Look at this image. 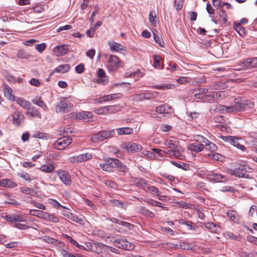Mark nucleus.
Returning a JSON list of instances; mask_svg holds the SVG:
<instances>
[{
  "label": "nucleus",
  "mask_w": 257,
  "mask_h": 257,
  "mask_svg": "<svg viewBox=\"0 0 257 257\" xmlns=\"http://www.w3.org/2000/svg\"><path fill=\"white\" fill-rule=\"evenodd\" d=\"M234 104L230 106L219 105L218 108L222 112H235L243 111L246 106L248 105L247 101L242 100L239 98L234 99Z\"/></svg>",
  "instance_id": "1"
},
{
  "label": "nucleus",
  "mask_w": 257,
  "mask_h": 257,
  "mask_svg": "<svg viewBox=\"0 0 257 257\" xmlns=\"http://www.w3.org/2000/svg\"><path fill=\"white\" fill-rule=\"evenodd\" d=\"M164 145L167 148L170 149L167 151V155L170 156H173L176 158L181 159V147L178 145L179 143L178 142L172 140H167L164 142Z\"/></svg>",
  "instance_id": "2"
},
{
  "label": "nucleus",
  "mask_w": 257,
  "mask_h": 257,
  "mask_svg": "<svg viewBox=\"0 0 257 257\" xmlns=\"http://www.w3.org/2000/svg\"><path fill=\"white\" fill-rule=\"evenodd\" d=\"M115 134L114 130L102 131L94 134L91 137V141L94 143H98L112 137Z\"/></svg>",
  "instance_id": "3"
},
{
  "label": "nucleus",
  "mask_w": 257,
  "mask_h": 257,
  "mask_svg": "<svg viewBox=\"0 0 257 257\" xmlns=\"http://www.w3.org/2000/svg\"><path fill=\"white\" fill-rule=\"evenodd\" d=\"M247 168L251 169L249 167L239 165L234 169L230 170V174L238 178H250L249 175L247 173Z\"/></svg>",
  "instance_id": "4"
},
{
  "label": "nucleus",
  "mask_w": 257,
  "mask_h": 257,
  "mask_svg": "<svg viewBox=\"0 0 257 257\" xmlns=\"http://www.w3.org/2000/svg\"><path fill=\"white\" fill-rule=\"evenodd\" d=\"M72 143V139L65 137L58 139L53 144V148L58 150H63Z\"/></svg>",
  "instance_id": "5"
},
{
  "label": "nucleus",
  "mask_w": 257,
  "mask_h": 257,
  "mask_svg": "<svg viewBox=\"0 0 257 257\" xmlns=\"http://www.w3.org/2000/svg\"><path fill=\"white\" fill-rule=\"evenodd\" d=\"M121 65V61L119 58L115 55H111L107 64V68L109 71H114L118 69Z\"/></svg>",
  "instance_id": "6"
},
{
  "label": "nucleus",
  "mask_w": 257,
  "mask_h": 257,
  "mask_svg": "<svg viewBox=\"0 0 257 257\" xmlns=\"http://www.w3.org/2000/svg\"><path fill=\"white\" fill-rule=\"evenodd\" d=\"M240 69L245 70L257 67V57L249 58L240 62Z\"/></svg>",
  "instance_id": "7"
},
{
  "label": "nucleus",
  "mask_w": 257,
  "mask_h": 257,
  "mask_svg": "<svg viewBox=\"0 0 257 257\" xmlns=\"http://www.w3.org/2000/svg\"><path fill=\"white\" fill-rule=\"evenodd\" d=\"M113 245L119 248L124 250H132L135 248L134 244L126 240L117 239L113 241Z\"/></svg>",
  "instance_id": "8"
},
{
  "label": "nucleus",
  "mask_w": 257,
  "mask_h": 257,
  "mask_svg": "<svg viewBox=\"0 0 257 257\" xmlns=\"http://www.w3.org/2000/svg\"><path fill=\"white\" fill-rule=\"evenodd\" d=\"M221 139L224 142H229L235 147L241 150L245 151L246 148L242 144H240L238 141L240 139L233 136H222Z\"/></svg>",
  "instance_id": "9"
},
{
  "label": "nucleus",
  "mask_w": 257,
  "mask_h": 257,
  "mask_svg": "<svg viewBox=\"0 0 257 257\" xmlns=\"http://www.w3.org/2000/svg\"><path fill=\"white\" fill-rule=\"evenodd\" d=\"M121 147L122 149H125L128 153L137 152L142 150V147L140 145L133 142L123 143Z\"/></svg>",
  "instance_id": "10"
},
{
  "label": "nucleus",
  "mask_w": 257,
  "mask_h": 257,
  "mask_svg": "<svg viewBox=\"0 0 257 257\" xmlns=\"http://www.w3.org/2000/svg\"><path fill=\"white\" fill-rule=\"evenodd\" d=\"M121 96L120 93H113L108 95H103L102 97L95 98L93 99L94 103H102L103 102L109 101L113 99H116L120 98Z\"/></svg>",
  "instance_id": "11"
},
{
  "label": "nucleus",
  "mask_w": 257,
  "mask_h": 257,
  "mask_svg": "<svg viewBox=\"0 0 257 257\" xmlns=\"http://www.w3.org/2000/svg\"><path fill=\"white\" fill-rule=\"evenodd\" d=\"M71 105L70 103L65 101H61L57 103L56 106V111L59 113H66L71 110Z\"/></svg>",
  "instance_id": "12"
},
{
  "label": "nucleus",
  "mask_w": 257,
  "mask_h": 257,
  "mask_svg": "<svg viewBox=\"0 0 257 257\" xmlns=\"http://www.w3.org/2000/svg\"><path fill=\"white\" fill-rule=\"evenodd\" d=\"M116 159L109 158L106 159L105 163L100 164V167L103 170L107 172H111L112 169L115 168Z\"/></svg>",
  "instance_id": "13"
},
{
  "label": "nucleus",
  "mask_w": 257,
  "mask_h": 257,
  "mask_svg": "<svg viewBox=\"0 0 257 257\" xmlns=\"http://www.w3.org/2000/svg\"><path fill=\"white\" fill-rule=\"evenodd\" d=\"M95 248L96 245L90 242H85V246L81 245V250H91L93 252H97L98 254H100L102 257H106V253L104 251L103 252L102 250L100 251L97 250V249H95Z\"/></svg>",
  "instance_id": "14"
},
{
  "label": "nucleus",
  "mask_w": 257,
  "mask_h": 257,
  "mask_svg": "<svg viewBox=\"0 0 257 257\" xmlns=\"http://www.w3.org/2000/svg\"><path fill=\"white\" fill-rule=\"evenodd\" d=\"M154 97L151 93L143 92L140 94H135L131 96L132 99L136 101H141L144 100L150 99Z\"/></svg>",
  "instance_id": "15"
},
{
  "label": "nucleus",
  "mask_w": 257,
  "mask_h": 257,
  "mask_svg": "<svg viewBox=\"0 0 257 257\" xmlns=\"http://www.w3.org/2000/svg\"><path fill=\"white\" fill-rule=\"evenodd\" d=\"M108 45L110 46L111 51H116L119 53L126 52V48L119 43L115 42H109Z\"/></svg>",
  "instance_id": "16"
},
{
  "label": "nucleus",
  "mask_w": 257,
  "mask_h": 257,
  "mask_svg": "<svg viewBox=\"0 0 257 257\" xmlns=\"http://www.w3.org/2000/svg\"><path fill=\"white\" fill-rule=\"evenodd\" d=\"M207 177L210 181L215 182H223L227 180L225 176L214 173L209 174Z\"/></svg>",
  "instance_id": "17"
},
{
  "label": "nucleus",
  "mask_w": 257,
  "mask_h": 257,
  "mask_svg": "<svg viewBox=\"0 0 257 257\" xmlns=\"http://www.w3.org/2000/svg\"><path fill=\"white\" fill-rule=\"evenodd\" d=\"M68 47L67 45H63L57 46L54 48V53L57 56H62L65 55L68 52Z\"/></svg>",
  "instance_id": "18"
},
{
  "label": "nucleus",
  "mask_w": 257,
  "mask_h": 257,
  "mask_svg": "<svg viewBox=\"0 0 257 257\" xmlns=\"http://www.w3.org/2000/svg\"><path fill=\"white\" fill-rule=\"evenodd\" d=\"M2 88L4 91L5 96L7 99L11 101L15 100V96L13 94V90L12 88L6 83L2 85Z\"/></svg>",
  "instance_id": "19"
},
{
  "label": "nucleus",
  "mask_w": 257,
  "mask_h": 257,
  "mask_svg": "<svg viewBox=\"0 0 257 257\" xmlns=\"http://www.w3.org/2000/svg\"><path fill=\"white\" fill-rule=\"evenodd\" d=\"M57 174L61 181L65 185H69L71 179L69 175L66 171L60 170L58 171Z\"/></svg>",
  "instance_id": "20"
},
{
  "label": "nucleus",
  "mask_w": 257,
  "mask_h": 257,
  "mask_svg": "<svg viewBox=\"0 0 257 257\" xmlns=\"http://www.w3.org/2000/svg\"><path fill=\"white\" fill-rule=\"evenodd\" d=\"M17 186V184L10 179H3L0 180V187L13 188Z\"/></svg>",
  "instance_id": "21"
},
{
  "label": "nucleus",
  "mask_w": 257,
  "mask_h": 257,
  "mask_svg": "<svg viewBox=\"0 0 257 257\" xmlns=\"http://www.w3.org/2000/svg\"><path fill=\"white\" fill-rule=\"evenodd\" d=\"M172 110V107L168 104H161L156 108V111L160 114L170 113Z\"/></svg>",
  "instance_id": "22"
},
{
  "label": "nucleus",
  "mask_w": 257,
  "mask_h": 257,
  "mask_svg": "<svg viewBox=\"0 0 257 257\" xmlns=\"http://www.w3.org/2000/svg\"><path fill=\"white\" fill-rule=\"evenodd\" d=\"M24 115L19 111H17L13 114V123L16 125H19L24 120Z\"/></svg>",
  "instance_id": "23"
},
{
  "label": "nucleus",
  "mask_w": 257,
  "mask_h": 257,
  "mask_svg": "<svg viewBox=\"0 0 257 257\" xmlns=\"http://www.w3.org/2000/svg\"><path fill=\"white\" fill-rule=\"evenodd\" d=\"M204 148V145L203 144H199L196 142L194 143L189 144L187 147L189 150L195 152H200L203 150Z\"/></svg>",
  "instance_id": "24"
},
{
  "label": "nucleus",
  "mask_w": 257,
  "mask_h": 257,
  "mask_svg": "<svg viewBox=\"0 0 257 257\" xmlns=\"http://www.w3.org/2000/svg\"><path fill=\"white\" fill-rule=\"evenodd\" d=\"M15 100L18 105L24 108L27 109L31 106L30 102L23 98L18 97Z\"/></svg>",
  "instance_id": "25"
},
{
  "label": "nucleus",
  "mask_w": 257,
  "mask_h": 257,
  "mask_svg": "<svg viewBox=\"0 0 257 257\" xmlns=\"http://www.w3.org/2000/svg\"><path fill=\"white\" fill-rule=\"evenodd\" d=\"M70 69V66L69 64H66L60 65L56 67L54 72H56L60 73H65L69 71Z\"/></svg>",
  "instance_id": "26"
},
{
  "label": "nucleus",
  "mask_w": 257,
  "mask_h": 257,
  "mask_svg": "<svg viewBox=\"0 0 257 257\" xmlns=\"http://www.w3.org/2000/svg\"><path fill=\"white\" fill-rule=\"evenodd\" d=\"M115 168L117 169L118 171L123 173H126L128 171V168L123 164H122L118 159H116Z\"/></svg>",
  "instance_id": "27"
},
{
  "label": "nucleus",
  "mask_w": 257,
  "mask_h": 257,
  "mask_svg": "<svg viewBox=\"0 0 257 257\" xmlns=\"http://www.w3.org/2000/svg\"><path fill=\"white\" fill-rule=\"evenodd\" d=\"M42 218L47 221L53 222L55 223L59 221L58 218L55 216L54 215L45 212L44 213V215H43Z\"/></svg>",
  "instance_id": "28"
},
{
  "label": "nucleus",
  "mask_w": 257,
  "mask_h": 257,
  "mask_svg": "<svg viewBox=\"0 0 257 257\" xmlns=\"http://www.w3.org/2000/svg\"><path fill=\"white\" fill-rule=\"evenodd\" d=\"M55 169V166L54 164H48L42 165L40 169L46 173H51Z\"/></svg>",
  "instance_id": "29"
},
{
  "label": "nucleus",
  "mask_w": 257,
  "mask_h": 257,
  "mask_svg": "<svg viewBox=\"0 0 257 257\" xmlns=\"http://www.w3.org/2000/svg\"><path fill=\"white\" fill-rule=\"evenodd\" d=\"M116 132L119 135H131L133 133V130L131 127H124L117 128Z\"/></svg>",
  "instance_id": "30"
},
{
  "label": "nucleus",
  "mask_w": 257,
  "mask_h": 257,
  "mask_svg": "<svg viewBox=\"0 0 257 257\" xmlns=\"http://www.w3.org/2000/svg\"><path fill=\"white\" fill-rule=\"evenodd\" d=\"M28 110L27 114L28 115H30L31 116L34 117H41V113L35 107L29 106L28 108L27 109Z\"/></svg>",
  "instance_id": "31"
},
{
  "label": "nucleus",
  "mask_w": 257,
  "mask_h": 257,
  "mask_svg": "<svg viewBox=\"0 0 257 257\" xmlns=\"http://www.w3.org/2000/svg\"><path fill=\"white\" fill-rule=\"evenodd\" d=\"M208 89L204 88H199L198 92L194 94V97L197 99H204V96L205 93H207Z\"/></svg>",
  "instance_id": "32"
},
{
  "label": "nucleus",
  "mask_w": 257,
  "mask_h": 257,
  "mask_svg": "<svg viewBox=\"0 0 257 257\" xmlns=\"http://www.w3.org/2000/svg\"><path fill=\"white\" fill-rule=\"evenodd\" d=\"M139 212L143 215L149 217L151 218L155 217V214L153 212L146 209V208L141 206L139 207Z\"/></svg>",
  "instance_id": "33"
},
{
  "label": "nucleus",
  "mask_w": 257,
  "mask_h": 257,
  "mask_svg": "<svg viewBox=\"0 0 257 257\" xmlns=\"http://www.w3.org/2000/svg\"><path fill=\"white\" fill-rule=\"evenodd\" d=\"M20 191L22 193L24 194L30 195L33 196H36L37 193V192L35 191L34 189L25 187H21L20 188Z\"/></svg>",
  "instance_id": "34"
},
{
  "label": "nucleus",
  "mask_w": 257,
  "mask_h": 257,
  "mask_svg": "<svg viewBox=\"0 0 257 257\" xmlns=\"http://www.w3.org/2000/svg\"><path fill=\"white\" fill-rule=\"evenodd\" d=\"M233 28L240 36H243L246 33L245 29L240 24H234Z\"/></svg>",
  "instance_id": "35"
},
{
  "label": "nucleus",
  "mask_w": 257,
  "mask_h": 257,
  "mask_svg": "<svg viewBox=\"0 0 257 257\" xmlns=\"http://www.w3.org/2000/svg\"><path fill=\"white\" fill-rule=\"evenodd\" d=\"M17 56L18 58L23 59H28L31 57L30 54L23 50L19 51Z\"/></svg>",
  "instance_id": "36"
},
{
  "label": "nucleus",
  "mask_w": 257,
  "mask_h": 257,
  "mask_svg": "<svg viewBox=\"0 0 257 257\" xmlns=\"http://www.w3.org/2000/svg\"><path fill=\"white\" fill-rule=\"evenodd\" d=\"M178 222L180 224L186 225V226L189 227L190 229L191 230H196L197 227L196 226H193V223L191 221H185L184 220L181 219L178 220Z\"/></svg>",
  "instance_id": "37"
},
{
  "label": "nucleus",
  "mask_w": 257,
  "mask_h": 257,
  "mask_svg": "<svg viewBox=\"0 0 257 257\" xmlns=\"http://www.w3.org/2000/svg\"><path fill=\"white\" fill-rule=\"evenodd\" d=\"M195 141L199 144H202L204 146L207 142H209V140L204 137L200 135H197L195 137Z\"/></svg>",
  "instance_id": "38"
},
{
  "label": "nucleus",
  "mask_w": 257,
  "mask_h": 257,
  "mask_svg": "<svg viewBox=\"0 0 257 257\" xmlns=\"http://www.w3.org/2000/svg\"><path fill=\"white\" fill-rule=\"evenodd\" d=\"M92 116L93 114L91 112H81V119L85 120L86 121H90V119L92 118Z\"/></svg>",
  "instance_id": "39"
},
{
  "label": "nucleus",
  "mask_w": 257,
  "mask_h": 257,
  "mask_svg": "<svg viewBox=\"0 0 257 257\" xmlns=\"http://www.w3.org/2000/svg\"><path fill=\"white\" fill-rule=\"evenodd\" d=\"M32 102L35 104L37 105L42 108H45L46 107L45 103L40 97H36L32 100Z\"/></svg>",
  "instance_id": "40"
},
{
  "label": "nucleus",
  "mask_w": 257,
  "mask_h": 257,
  "mask_svg": "<svg viewBox=\"0 0 257 257\" xmlns=\"http://www.w3.org/2000/svg\"><path fill=\"white\" fill-rule=\"evenodd\" d=\"M207 144H205L206 148L209 150L211 153L214 152L217 150V147L215 144L214 143L210 142L209 141V142H207L206 143Z\"/></svg>",
  "instance_id": "41"
},
{
  "label": "nucleus",
  "mask_w": 257,
  "mask_h": 257,
  "mask_svg": "<svg viewBox=\"0 0 257 257\" xmlns=\"http://www.w3.org/2000/svg\"><path fill=\"white\" fill-rule=\"evenodd\" d=\"M179 247L182 249L191 250L193 249V246L190 243L180 242L179 244Z\"/></svg>",
  "instance_id": "42"
},
{
  "label": "nucleus",
  "mask_w": 257,
  "mask_h": 257,
  "mask_svg": "<svg viewBox=\"0 0 257 257\" xmlns=\"http://www.w3.org/2000/svg\"><path fill=\"white\" fill-rule=\"evenodd\" d=\"M44 212L36 210V209H30L29 210V213L31 215L36 216L37 217H40L42 218L43 215H44Z\"/></svg>",
  "instance_id": "43"
},
{
  "label": "nucleus",
  "mask_w": 257,
  "mask_h": 257,
  "mask_svg": "<svg viewBox=\"0 0 257 257\" xmlns=\"http://www.w3.org/2000/svg\"><path fill=\"white\" fill-rule=\"evenodd\" d=\"M171 163L173 164L174 166H176L177 167L179 168L182 169L184 170H188L189 169V166L188 164L181 163H178L174 161H172Z\"/></svg>",
  "instance_id": "44"
},
{
  "label": "nucleus",
  "mask_w": 257,
  "mask_h": 257,
  "mask_svg": "<svg viewBox=\"0 0 257 257\" xmlns=\"http://www.w3.org/2000/svg\"><path fill=\"white\" fill-rule=\"evenodd\" d=\"M111 106H104L102 107H100L96 109L95 111L97 114H105L107 113L109 111V108L111 107Z\"/></svg>",
  "instance_id": "45"
},
{
  "label": "nucleus",
  "mask_w": 257,
  "mask_h": 257,
  "mask_svg": "<svg viewBox=\"0 0 257 257\" xmlns=\"http://www.w3.org/2000/svg\"><path fill=\"white\" fill-rule=\"evenodd\" d=\"M173 86L172 84L169 83H164L160 85H155L153 86L154 88L159 90H165L171 89Z\"/></svg>",
  "instance_id": "46"
},
{
  "label": "nucleus",
  "mask_w": 257,
  "mask_h": 257,
  "mask_svg": "<svg viewBox=\"0 0 257 257\" xmlns=\"http://www.w3.org/2000/svg\"><path fill=\"white\" fill-rule=\"evenodd\" d=\"M173 86L172 84L169 83H164L160 85H155L153 86L154 88L159 90H165L171 89Z\"/></svg>",
  "instance_id": "47"
},
{
  "label": "nucleus",
  "mask_w": 257,
  "mask_h": 257,
  "mask_svg": "<svg viewBox=\"0 0 257 257\" xmlns=\"http://www.w3.org/2000/svg\"><path fill=\"white\" fill-rule=\"evenodd\" d=\"M137 185L145 190H146L147 187L146 181L143 178L138 179L137 182Z\"/></svg>",
  "instance_id": "48"
},
{
  "label": "nucleus",
  "mask_w": 257,
  "mask_h": 257,
  "mask_svg": "<svg viewBox=\"0 0 257 257\" xmlns=\"http://www.w3.org/2000/svg\"><path fill=\"white\" fill-rule=\"evenodd\" d=\"M218 15L220 19H222V23L225 24L227 21L226 19V12L223 10H220L218 12Z\"/></svg>",
  "instance_id": "49"
},
{
  "label": "nucleus",
  "mask_w": 257,
  "mask_h": 257,
  "mask_svg": "<svg viewBox=\"0 0 257 257\" xmlns=\"http://www.w3.org/2000/svg\"><path fill=\"white\" fill-rule=\"evenodd\" d=\"M161 59V57L158 55H156L154 56V66L155 68H158L161 66V63H160Z\"/></svg>",
  "instance_id": "50"
},
{
  "label": "nucleus",
  "mask_w": 257,
  "mask_h": 257,
  "mask_svg": "<svg viewBox=\"0 0 257 257\" xmlns=\"http://www.w3.org/2000/svg\"><path fill=\"white\" fill-rule=\"evenodd\" d=\"M148 203L152 206L161 207L162 208L165 210H167L168 209V207L163 206L162 205V203L158 201L151 200V201L148 202Z\"/></svg>",
  "instance_id": "51"
},
{
  "label": "nucleus",
  "mask_w": 257,
  "mask_h": 257,
  "mask_svg": "<svg viewBox=\"0 0 257 257\" xmlns=\"http://www.w3.org/2000/svg\"><path fill=\"white\" fill-rule=\"evenodd\" d=\"M156 14L155 11H151L149 14V20L152 25H156Z\"/></svg>",
  "instance_id": "52"
},
{
  "label": "nucleus",
  "mask_w": 257,
  "mask_h": 257,
  "mask_svg": "<svg viewBox=\"0 0 257 257\" xmlns=\"http://www.w3.org/2000/svg\"><path fill=\"white\" fill-rule=\"evenodd\" d=\"M147 189L152 194L157 196H159V191L155 186H147Z\"/></svg>",
  "instance_id": "53"
},
{
  "label": "nucleus",
  "mask_w": 257,
  "mask_h": 257,
  "mask_svg": "<svg viewBox=\"0 0 257 257\" xmlns=\"http://www.w3.org/2000/svg\"><path fill=\"white\" fill-rule=\"evenodd\" d=\"M108 82V79L107 77H98V78L96 79V82L98 84H101L102 85H106Z\"/></svg>",
  "instance_id": "54"
},
{
  "label": "nucleus",
  "mask_w": 257,
  "mask_h": 257,
  "mask_svg": "<svg viewBox=\"0 0 257 257\" xmlns=\"http://www.w3.org/2000/svg\"><path fill=\"white\" fill-rule=\"evenodd\" d=\"M18 176L22 178L23 179L28 181V182H31L32 181V179L31 178L30 176L26 173H19L18 174Z\"/></svg>",
  "instance_id": "55"
},
{
  "label": "nucleus",
  "mask_w": 257,
  "mask_h": 257,
  "mask_svg": "<svg viewBox=\"0 0 257 257\" xmlns=\"http://www.w3.org/2000/svg\"><path fill=\"white\" fill-rule=\"evenodd\" d=\"M33 137L35 138H39L42 139H48V135L47 134L38 132L35 133L33 135Z\"/></svg>",
  "instance_id": "56"
},
{
  "label": "nucleus",
  "mask_w": 257,
  "mask_h": 257,
  "mask_svg": "<svg viewBox=\"0 0 257 257\" xmlns=\"http://www.w3.org/2000/svg\"><path fill=\"white\" fill-rule=\"evenodd\" d=\"M204 225L206 228L212 231H215L214 229L216 227V224L213 222L204 223Z\"/></svg>",
  "instance_id": "57"
},
{
  "label": "nucleus",
  "mask_w": 257,
  "mask_h": 257,
  "mask_svg": "<svg viewBox=\"0 0 257 257\" xmlns=\"http://www.w3.org/2000/svg\"><path fill=\"white\" fill-rule=\"evenodd\" d=\"M208 156L210 158L214 160H218L220 158L221 155L217 153L212 152L208 154Z\"/></svg>",
  "instance_id": "58"
},
{
  "label": "nucleus",
  "mask_w": 257,
  "mask_h": 257,
  "mask_svg": "<svg viewBox=\"0 0 257 257\" xmlns=\"http://www.w3.org/2000/svg\"><path fill=\"white\" fill-rule=\"evenodd\" d=\"M92 158V155L89 153L81 154V161H87Z\"/></svg>",
  "instance_id": "59"
},
{
  "label": "nucleus",
  "mask_w": 257,
  "mask_h": 257,
  "mask_svg": "<svg viewBox=\"0 0 257 257\" xmlns=\"http://www.w3.org/2000/svg\"><path fill=\"white\" fill-rule=\"evenodd\" d=\"M35 48L37 49L39 52L41 53L46 49V44L41 43L39 44H37L35 46Z\"/></svg>",
  "instance_id": "60"
},
{
  "label": "nucleus",
  "mask_w": 257,
  "mask_h": 257,
  "mask_svg": "<svg viewBox=\"0 0 257 257\" xmlns=\"http://www.w3.org/2000/svg\"><path fill=\"white\" fill-rule=\"evenodd\" d=\"M25 219L21 215H14V223H18L21 222H25Z\"/></svg>",
  "instance_id": "61"
},
{
  "label": "nucleus",
  "mask_w": 257,
  "mask_h": 257,
  "mask_svg": "<svg viewBox=\"0 0 257 257\" xmlns=\"http://www.w3.org/2000/svg\"><path fill=\"white\" fill-rule=\"evenodd\" d=\"M214 97L215 96H214V94L205 93L204 96V99H203V100L208 102L211 101L214 99Z\"/></svg>",
  "instance_id": "62"
},
{
  "label": "nucleus",
  "mask_w": 257,
  "mask_h": 257,
  "mask_svg": "<svg viewBox=\"0 0 257 257\" xmlns=\"http://www.w3.org/2000/svg\"><path fill=\"white\" fill-rule=\"evenodd\" d=\"M69 161L72 163H78L80 161L79 156H73L69 158Z\"/></svg>",
  "instance_id": "63"
},
{
  "label": "nucleus",
  "mask_w": 257,
  "mask_h": 257,
  "mask_svg": "<svg viewBox=\"0 0 257 257\" xmlns=\"http://www.w3.org/2000/svg\"><path fill=\"white\" fill-rule=\"evenodd\" d=\"M171 126L168 124H162L160 126V130L164 132H169L171 130Z\"/></svg>",
  "instance_id": "64"
}]
</instances>
